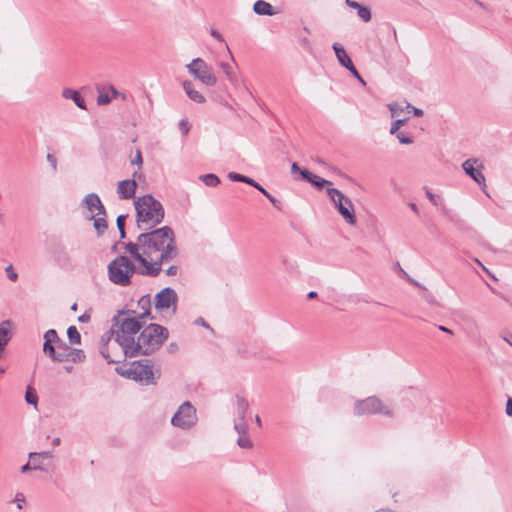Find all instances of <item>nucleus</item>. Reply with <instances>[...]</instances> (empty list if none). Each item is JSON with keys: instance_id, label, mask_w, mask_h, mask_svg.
I'll list each match as a JSON object with an SVG mask.
<instances>
[{"instance_id": "bb28decb", "label": "nucleus", "mask_w": 512, "mask_h": 512, "mask_svg": "<svg viewBox=\"0 0 512 512\" xmlns=\"http://www.w3.org/2000/svg\"><path fill=\"white\" fill-rule=\"evenodd\" d=\"M219 67L222 69V71L225 74L227 80L230 83L235 84L236 81H237V77H236V74H235L232 66L229 63L221 62V63H219Z\"/></svg>"}, {"instance_id": "680f3d73", "label": "nucleus", "mask_w": 512, "mask_h": 512, "mask_svg": "<svg viewBox=\"0 0 512 512\" xmlns=\"http://www.w3.org/2000/svg\"><path fill=\"white\" fill-rule=\"evenodd\" d=\"M71 310H73V311H76V310H77V304H76V303H74V304L71 306Z\"/></svg>"}, {"instance_id": "c9c22d12", "label": "nucleus", "mask_w": 512, "mask_h": 512, "mask_svg": "<svg viewBox=\"0 0 512 512\" xmlns=\"http://www.w3.org/2000/svg\"><path fill=\"white\" fill-rule=\"evenodd\" d=\"M258 191H260L265 197H267V199L276 207V208H280L279 207V201L274 198L265 188L263 187H258Z\"/></svg>"}, {"instance_id": "5701e85b", "label": "nucleus", "mask_w": 512, "mask_h": 512, "mask_svg": "<svg viewBox=\"0 0 512 512\" xmlns=\"http://www.w3.org/2000/svg\"><path fill=\"white\" fill-rule=\"evenodd\" d=\"M345 4L350 8L356 9L358 16L364 22H369L371 20V12L369 8L362 6L360 3L354 0H345Z\"/></svg>"}, {"instance_id": "bf43d9fd", "label": "nucleus", "mask_w": 512, "mask_h": 512, "mask_svg": "<svg viewBox=\"0 0 512 512\" xmlns=\"http://www.w3.org/2000/svg\"><path fill=\"white\" fill-rule=\"evenodd\" d=\"M307 296H308L309 299H312V298H315L317 296V293L315 291H311V292L308 293Z\"/></svg>"}, {"instance_id": "a18cd8bd", "label": "nucleus", "mask_w": 512, "mask_h": 512, "mask_svg": "<svg viewBox=\"0 0 512 512\" xmlns=\"http://www.w3.org/2000/svg\"><path fill=\"white\" fill-rule=\"evenodd\" d=\"M506 414L512 417V398H508L506 404Z\"/></svg>"}, {"instance_id": "a19ab883", "label": "nucleus", "mask_w": 512, "mask_h": 512, "mask_svg": "<svg viewBox=\"0 0 512 512\" xmlns=\"http://www.w3.org/2000/svg\"><path fill=\"white\" fill-rule=\"evenodd\" d=\"M14 501L17 502V508L22 509V503L25 502L24 494L21 492L16 493Z\"/></svg>"}, {"instance_id": "f257e3e1", "label": "nucleus", "mask_w": 512, "mask_h": 512, "mask_svg": "<svg viewBox=\"0 0 512 512\" xmlns=\"http://www.w3.org/2000/svg\"><path fill=\"white\" fill-rule=\"evenodd\" d=\"M126 251L142 266L141 273L152 277L179 254L174 231L168 226L140 234L135 243L126 245Z\"/></svg>"}, {"instance_id": "c85d7f7f", "label": "nucleus", "mask_w": 512, "mask_h": 512, "mask_svg": "<svg viewBox=\"0 0 512 512\" xmlns=\"http://www.w3.org/2000/svg\"><path fill=\"white\" fill-rule=\"evenodd\" d=\"M388 108H389V110L391 112L392 117H397L401 113H403L405 110H407L406 109V103L401 104V103H397V102L390 103L388 105Z\"/></svg>"}, {"instance_id": "f704fd0d", "label": "nucleus", "mask_w": 512, "mask_h": 512, "mask_svg": "<svg viewBox=\"0 0 512 512\" xmlns=\"http://www.w3.org/2000/svg\"><path fill=\"white\" fill-rule=\"evenodd\" d=\"M125 220H126V216H124V215H119L117 217V220H116L117 227H118V230L120 232L121 238L125 237V229H124Z\"/></svg>"}, {"instance_id": "e433bc0d", "label": "nucleus", "mask_w": 512, "mask_h": 512, "mask_svg": "<svg viewBox=\"0 0 512 512\" xmlns=\"http://www.w3.org/2000/svg\"><path fill=\"white\" fill-rule=\"evenodd\" d=\"M131 164H135L138 166L140 170L143 164L142 154L139 149L136 150L134 158L131 160Z\"/></svg>"}, {"instance_id": "473e14b6", "label": "nucleus", "mask_w": 512, "mask_h": 512, "mask_svg": "<svg viewBox=\"0 0 512 512\" xmlns=\"http://www.w3.org/2000/svg\"><path fill=\"white\" fill-rule=\"evenodd\" d=\"M112 100L109 92H100L97 96V104L98 105H107Z\"/></svg>"}, {"instance_id": "f3484780", "label": "nucleus", "mask_w": 512, "mask_h": 512, "mask_svg": "<svg viewBox=\"0 0 512 512\" xmlns=\"http://www.w3.org/2000/svg\"><path fill=\"white\" fill-rule=\"evenodd\" d=\"M234 429L239 434V437L237 439V444L239 447L244 449H249L252 447V441L247 435V424L245 421L242 422H235L234 423Z\"/></svg>"}, {"instance_id": "f8f14e48", "label": "nucleus", "mask_w": 512, "mask_h": 512, "mask_svg": "<svg viewBox=\"0 0 512 512\" xmlns=\"http://www.w3.org/2000/svg\"><path fill=\"white\" fill-rule=\"evenodd\" d=\"M47 353L54 361L57 362H79L85 358L83 351L73 349L69 347L67 344L63 343L62 341H60L56 346H54V352Z\"/></svg>"}, {"instance_id": "412c9836", "label": "nucleus", "mask_w": 512, "mask_h": 512, "mask_svg": "<svg viewBox=\"0 0 512 512\" xmlns=\"http://www.w3.org/2000/svg\"><path fill=\"white\" fill-rule=\"evenodd\" d=\"M44 340L45 341L43 344V350L45 353L54 352L53 343L57 345L61 341L57 335L56 330L54 329H49L48 331H46V333L44 334Z\"/></svg>"}, {"instance_id": "1a4fd4ad", "label": "nucleus", "mask_w": 512, "mask_h": 512, "mask_svg": "<svg viewBox=\"0 0 512 512\" xmlns=\"http://www.w3.org/2000/svg\"><path fill=\"white\" fill-rule=\"evenodd\" d=\"M177 300L175 290L170 287L163 288L155 295V309L159 314L171 317L176 312Z\"/></svg>"}, {"instance_id": "338daca9", "label": "nucleus", "mask_w": 512, "mask_h": 512, "mask_svg": "<svg viewBox=\"0 0 512 512\" xmlns=\"http://www.w3.org/2000/svg\"><path fill=\"white\" fill-rule=\"evenodd\" d=\"M228 51H230V50L228 49ZM229 54H230L231 59L234 61V56L232 55V53L229 52Z\"/></svg>"}, {"instance_id": "3c124183", "label": "nucleus", "mask_w": 512, "mask_h": 512, "mask_svg": "<svg viewBox=\"0 0 512 512\" xmlns=\"http://www.w3.org/2000/svg\"><path fill=\"white\" fill-rule=\"evenodd\" d=\"M109 91H110V96L112 97V99L117 97L118 91L114 87H110Z\"/></svg>"}, {"instance_id": "f03ea898", "label": "nucleus", "mask_w": 512, "mask_h": 512, "mask_svg": "<svg viewBox=\"0 0 512 512\" xmlns=\"http://www.w3.org/2000/svg\"><path fill=\"white\" fill-rule=\"evenodd\" d=\"M148 312H122L117 317V339L129 357L149 355L158 350L168 337V330L158 324L142 329V320Z\"/></svg>"}, {"instance_id": "4be33fe9", "label": "nucleus", "mask_w": 512, "mask_h": 512, "mask_svg": "<svg viewBox=\"0 0 512 512\" xmlns=\"http://www.w3.org/2000/svg\"><path fill=\"white\" fill-rule=\"evenodd\" d=\"M253 11L258 15L273 16L277 14L273 6L264 0H257L253 5Z\"/></svg>"}, {"instance_id": "2eb2a0df", "label": "nucleus", "mask_w": 512, "mask_h": 512, "mask_svg": "<svg viewBox=\"0 0 512 512\" xmlns=\"http://www.w3.org/2000/svg\"><path fill=\"white\" fill-rule=\"evenodd\" d=\"M82 205L89 212V216H97L100 214L104 215V212H106L101 199L95 193H90L86 195L82 201Z\"/></svg>"}, {"instance_id": "7c9ffc66", "label": "nucleus", "mask_w": 512, "mask_h": 512, "mask_svg": "<svg viewBox=\"0 0 512 512\" xmlns=\"http://www.w3.org/2000/svg\"><path fill=\"white\" fill-rule=\"evenodd\" d=\"M395 135L401 144L409 145V144H412L414 141L413 137L409 133H406L403 131H400V132L396 133Z\"/></svg>"}, {"instance_id": "de8ad7c7", "label": "nucleus", "mask_w": 512, "mask_h": 512, "mask_svg": "<svg viewBox=\"0 0 512 512\" xmlns=\"http://www.w3.org/2000/svg\"><path fill=\"white\" fill-rule=\"evenodd\" d=\"M304 169H301L297 163H293L291 165V173L292 174H295V173H300L301 174V171H303Z\"/></svg>"}, {"instance_id": "09e8293b", "label": "nucleus", "mask_w": 512, "mask_h": 512, "mask_svg": "<svg viewBox=\"0 0 512 512\" xmlns=\"http://www.w3.org/2000/svg\"><path fill=\"white\" fill-rule=\"evenodd\" d=\"M38 458H35V459H31L33 461V466L32 468L35 469V470H41L42 467H41V463L40 461L37 460Z\"/></svg>"}, {"instance_id": "8fccbe9b", "label": "nucleus", "mask_w": 512, "mask_h": 512, "mask_svg": "<svg viewBox=\"0 0 512 512\" xmlns=\"http://www.w3.org/2000/svg\"><path fill=\"white\" fill-rule=\"evenodd\" d=\"M362 85H366V82L364 79L360 76L358 71L356 70V74H352Z\"/></svg>"}, {"instance_id": "ddd939ff", "label": "nucleus", "mask_w": 512, "mask_h": 512, "mask_svg": "<svg viewBox=\"0 0 512 512\" xmlns=\"http://www.w3.org/2000/svg\"><path fill=\"white\" fill-rule=\"evenodd\" d=\"M463 170L467 175H469L476 183H478L481 186V189L483 192L486 193V181L485 176L482 173V170L484 168L483 164L479 159L471 158L466 160L462 164Z\"/></svg>"}, {"instance_id": "774afa93", "label": "nucleus", "mask_w": 512, "mask_h": 512, "mask_svg": "<svg viewBox=\"0 0 512 512\" xmlns=\"http://www.w3.org/2000/svg\"><path fill=\"white\" fill-rule=\"evenodd\" d=\"M2 372H3V369H2V368H0V373H2Z\"/></svg>"}, {"instance_id": "ea45409f", "label": "nucleus", "mask_w": 512, "mask_h": 512, "mask_svg": "<svg viewBox=\"0 0 512 512\" xmlns=\"http://www.w3.org/2000/svg\"><path fill=\"white\" fill-rule=\"evenodd\" d=\"M179 129L183 135H187L190 130V125L187 120L183 119L179 123Z\"/></svg>"}, {"instance_id": "13d9d810", "label": "nucleus", "mask_w": 512, "mask_h": 512, "mask_svg": "<svg viewBox=\"0 0 512 512\" xmlns=\"http://www.w3.org/2000/svg\"><path fill=\"white\" fill-rule=\"evenodd\" d=\"M427 196H428V198H429V200H430L431 202H433L434 204H436V202H435V196H434L432 193L428 192V193H427Z\"/></svg>"}, {"instance_id": "0eeeda50", "label": "nucleus", "mask_w": 512, "mask_h": 512, "mask_svg": "<svg viewBox=\"0 0 512 512\" xmlns=\"http://www.w3.org/2000/svg\"><path fill=\"white\" fill-rule=\"evenodd\" d=\"M188 73L201 84L207 87H213L218 82V77L213 68L202 58H194L185 65Z\"/></svg>"}, {"instance_id": "9d476101", "label": "nucleus", "mask_w": 512, "mask_h": 512, "mask_svg": "<svg viewBox=\"0 0 512 512\" xmlns=\"http://www.w3.org/2000/svg\"><path fill=\"white\" fill-rule=\"evenodd\" d=\"M197 420L196 409L189 401H185L171 418V424L176 428L188 430L196 425Z\"/></svg>"}, {"instance_id": "423d86ee", "label": "nucleus", "mask_w": 512, "mask_h": 512, "mask_svg": "<svg viewBox=\"0 0 512 512\" xmlns=\"http://www.w3.org/2000/svg\"><path fill=\"white\" fill-rule=\"evenodd\" d=\"M354 414L357 416L381 414L387 417H394L393 409L376 396L357 400L354 403Z\"/></svg>"}, {"instance_id": "393cba45", "label": "nucleus", "mask_w": 512, "mask_h": 512, "mask_svg": "<svg viewBox=\"0 0 512 512\" xmlns=\"http://www.w3.org/2000/svg\"><path fill=\"white\" fill-rule=\"evenodd\" d=\"M248 408H249L248 400L243 397L237 396L235 413L238 416V420H236L235 422L245 421V416H246Z\"/></svg>"}, {"instance_id": "a878e982", "label": "nucleus", "mask_w": 512, "mask_h": 512, "mask_svg": "<svg viewBox=\"0 0 512 512\" xmlns=\"http://www.w3.org/2000/svg\"><path fill=\"white\" fill-rule=\"evenodd\" d=\"M228 178L231 181H237V182H243V183L249 184V187L253 186L257 190H258V187H262L259 183L255 182L252 178L238 174L236 172H230L228 174Z\"/></svg>"}, {"instance_id": "37998d69", "label": "nucleus", "mask_w": 512, "mask_h": 512, "mask_svg": "<svg viewBox=\"0 0 512 512\" xmlns=\"http://www.w3.org/2000/svg\"><path fill=\"white\" fill-rule=\"evenodd\" d=\"M178 270H179L178 266H176V265H171V266H169V267L165 270V274H166L167 276H175V275H177Z\"/></svg>"}, {"instance_id": "6ab92c4d", "label": "nucleus", "mask_w": 512, "mask_h": 512, "mask_svg": "<svg viewBox=\"0 0 512 512\" xmlns=\"http://www.w3.org/2000/svg\"><path fill=\"white\" fill-rule=\"evenodd\" d=\"M62 96L65 99L72 100L75 103V105L80 109H87L84 98L77 90H74L72 88H65L62 91Z\"/></svg>"}, {"instance_id": "7ed1b4c3", "label": "nucleus", "mask_w": 512, "mask_h": 512, "mask_svg": "<svg viewBox=\"0 0 512 512\" xmlns=\"http://www.w3.org/2000/svg\"><path fill=\"white\" fill-rule=\"evenodd\" d=\"M137 225L141 230H148L159 225L164 219L162 204L152 195L138 197L134 201Z\"/></svg>"}, {"instance_id": "052dcab7", "label": "nucleus", "mask_w": 512, "mask_h": 512, "mask_svg": "<svg viewBox=\"0 0 512 512\" xmlns=\"http://www.w3.org/2000/svg\"><path fill=\"white\" fill-rule=\"evenodd\" d=\"M52 444H53L54 446H58V445L60 444V438H58V437H57V438H54V439H53V441H52Z\"/></svg>"}, {"instance_id": "4d7b16f0", "label": "nucleus", "mask_w": 512, "mask_h": 512, "mask_svg": "<svg viewBox=\"0 0 512 512\" xmlns=\"http://www.w3.org/2000/svg\"><path fill=\"white\" fill-rule=\"evenodd\" d=\"M197 324H200L204 327H208V325L206 324V322L202 319V318H199L197 321H196Z\"/></svg>"}, {"instance_id": "20e7f679", "label": "nucleus", "mask_w": 512, "mask_h": 512, "mask_svg": "<svg viewBox=\"0 0 512 512\" xmlns=\"http://www.w3.org/2000/svg\"><path fill=\"white\" fill-rule=\"evenodd\" d=\"M101 342L100 353L108 363H119L128 357L122 343L117 339V318L109 334L102 336Z\"/></svg>"}, {"instance_id": "4468645a", "label": "nucleus", "mask_w": 512, "mask_h": 512, "mask_svg": "<svg viewBox=\"0 0 512 512\" xmlns=\"http://www.w3.org/2000/svg\"><path fill=\"white\" fill-rule=\"evenodd\" d=\"M132 179L121 180L117 183V195L121 200H128L135 197L137 189L136 179H140L141 173L138 171L134 172Z\"/></svg>"}, {"instance_id": "72a5a7b5", "label": "nucleus", "mask_w": 512, "mask_h": 512, "mask_svg": "<svg viewBox=\"0 0 512 512\" xmlns=\"http://www.w3.org/2000/svg\"><path fill=\"white\" fill-rule=\"evenodd\" d=\"M29 458L30 459H35V458H38V459H52L53 458V454L52 452L50 451H44V452H40V453H36V452H31L29 454Z\"/></svg>"}, {"instance_id": "39448f33", "label": "nucleus", "mask_w": 512, "mask_h": 512, "mask_svg": "<svg viewBox=\"0 0 512 512\" xmlns=\"http://www.w3.org/2000/svg\"><path fill=\"white\" fill-rule=\"evenodd\" d=\"M135 273V266L126 256H118L108 265L109 280L120 286H127Z\"/></svg>"}, {"instance_id": "cd10ccee", "label": "nucleus", "mask_w": 512, "mask_h": 512, "mask_svg": "<svg viewBox=\"0 0 512 512\" xmlns=\"http://www.w3.org/2000/svg\"><path fill=\"white\" fill-rule=\"evenodd\" d=\"M200 179L206 186L215 187L220 183L218 176L215 174H205L200 176Z\"/></svg>"}, {"instance_id": "69168bd1", "label": "nucleus", "mask_w": 512, "mask_h": 512, "mask_svg": "<svg viewBox=\"0 0 512 512\" xmlns=\"http://www.w3.org/2000/svg\"><path fill=\"white\" fill-rule=\"evenodd\" d=\"M65 369H66L67 372H71L72 371V367L71 366L65 367Z\"/></svg>"}, {"instance_id": "6e6d98bb", "label": "nucleus", "mask_w": 512, "mask_h": 512, "mask_svg": "<svg viewBox=\"0 0 512 512\" xmlns=\"http://www.w3.org/2000/svg\"><path fill=\"white\" fill-rule=\"evenodd\" d=\"M438 328H439V330H441V331H443V332H446V333L452 334V330H450L449 328H447V327H445V326L440 325Z\"/></svg>"}, {"instance_id": "b1692460", "label": "nucleus", "mask_w": 512, "mask_h": 512, "mask_svg": "<svg viewBox=\"0 0 512 512\" xmlns=\"http://www.w3.org/2000/svg\"><path fill=\"white\" fill-rule=\"evenodd\" d=\"M106 217V212H104V215L89 216V219L93 221V227L98 235H103L108 228Z\"/></svg>"}, {"instance_id": "a211bd4d", "label": "nucleus", "mask_w": 512, "mask_h": 512, "mask_svg": "<svg viewBox=\"0 0 512 512\" xmlns=\"http://www.w3.org/2000/svg\"><path fill=\"white\" fill-rule=\"evenodd\" d=\"M182 87L191 101L198 104H203L206 102L205 96L200 91L195 89V86L191 80L183 81Z\"/></svg>"}, {"instance_id": "6e6552de", "label": "nucleus", "mask_w": 512, "mask_h": 512, "mask_svg": "<svg viewBox=\"0 0 512 512\" xmlns=\"http://www.w3.org/2000/svg\"><path fill=\"white\" fill-rule=\"evenodd\" d=\"M327 195L346 223L354 226L357 223V218L352 201L336 188L328 187Z\"/></svg>"}, {"instance_id": "864d4df0", "label": "nucleus", "mask_w": 512, "mask_h": 512, "mask_svg": "<svg viewBox=\"0 0 512 512\" xmlns=\"http://www.w3.org/2000/svg\"><path fill=\"white\" fill-rule=\"evenodd\" d=\"M31 468H32V467L30 466V464H29V463H26L25 465H23V466L21 467V472H22V473H25V472H27L28 470H30Z\"/></svg>"}, {"instance_id": "58836bf2", "label": "nucleus", "mask_w": 512, "mask_h": 512, "mask_svg": "<svg viewBox=\"0 0 512 512\" xmlns=\"http://www.w3.org/2000/svg\"><path fill=\"white\" fill-rule=\"evenodd\" d=\"M6 273H7V276L8 278L11 280V281H16L18 279V274L17 272L14 270L13 266L12 265H9L6 267Z\"/></svg>"}, {"instance_id": "c03bdc74", "label": "nucleus", "mask_w": 512, "mask_h": 512, "mask_svg": "<svg viewBox=\"0 0 512 512\" xmlns=\"http://www.w3.org/2000/svg\"><path fill=\"white\" fill-rule=\"evenodd\" d=\"M210 34L212 37H214L216 40L220 41V42H223L224 41V38L223 36L221 35L220 32H218L217 30L215 29H211L210 31Z\"/></svg>"}, {"instance_id": "dca6fc26", "label": "nucleus", "mask_w": 512, "mask_h": 512, "mask_svg": "<svg viewBox=\"0 0 512 512\" xmlns=\"http://www.w3.org/2000/svg\"><path fill=\"white\" fill-rule=\"evenodd\" d=\"M333 50L335 52V55H336V58H337L338 62L343 67H345L347 70H349L351 72V74H356V68H355L351 58L349 57V55L345 51V49L341 45H339L338 43H334L333 44Z\"/></svg>"}, {"instance_id": "79ce46f5", "label": "nucleus", "mask_w": 512, "mask_h": 512, "mask_svg": "<svg viewBox=\"0 0 512 512\" xmlns=\"http://www.w3.org/2000/svg\"><path fill=\"white\" fill-rule=\"evenodd\" d=\"M406 109L407 111H412L413 114L417 117H421L423 115V111L419 108H416V107H413L412 105H410L409 103H406Z\"/></svg>"}, {"instance_id": "603ef678", "label": "nucleus", "mask_w": 512, "mask_h": 512, "mask_svg": "<svg viewBox=\"0 0 512 512\" xmlns=\"http://www.w3.org/2000/svg\"><path fill=\"white\" fill-rule=\"evenodd\" d=\"M47 160H48L50 163H52V165H53V167H54V168H56V160H55V158H54L52 155L48 154V155H47Z\"/></svg>"}, {"instance_id": "49530a36", "label": "nucleus", "mask_w": 512, "mask_h": 512, "mask_svg": "<svg viewBox=\"0 0 512 512\" xmlns=\"http://www.w3.org/2000/svg\"><path fill=\"white\" fill-rule=\"evenodd\" d=\"M78 321L82 323H87L90 321V314L84 313L81 316L78 317Z\"/></svg>"}, {"instance_id": "0e129e2a", "label": "nucleus", "mask_w": 512, "mask_h": 512, "mask_svg": "<svg viewBox=\"0 0 512 512\" xmlns=\"http://www.w3.org/2000/svg\"><path fill=\"white\" fill-rule=\"evenodd\" d=\"M256 423H257L258 425H261V420H260V417H259V416H256Z\"/></svg>"}, {"instance_id": "aec40b11", "label": "nucleus", "mask_w": 512, "mask_h": 512, "mask_svg": "<svg viewBox=\"0 0 512 512\" xmlns=\"http://www.w3.org/2000/svg\"><path fill=\"white\" fill-rule=\"evenodd\" d=\"M301 176L304 180H306L307 182L311 183L313 186L319 189H322L327 185L330 186L332 184L330 181L321 178L320 176L315 175L308 170L301 171Z\"/></svg>"}, {"instance_id": "9b49d317", "label": "nucleus", "mask_w": 512, "mask_h": 512, "mask_svg": "<svg viewBox=\"0 0 512 512\" xmlns=\"http://www.w3.org/2000/svg\"><path fill=\"white\" fill-rule=\"evenodd\" d=\"M122 375L127 378L133 379L135 381L141 382L145 385H153L156 383V378L159 377V374L155 376L153 371V367L149 364H144L142 362H133L129 368L125 371L121 372Z\"/></svg>"}, {"instance_id": "4c0bfd02", "label": "nucleus", "mask_w": 512, "mask_h": 512, "mask_svg": "<svg viewBox=\"0 0 512 512\" xmlns=\"http://www.w3.org/2000/svg\"><path fill=\"white\" fill-rule=\"evenodd\" d=\"M25 399L29 404L36 405L38 397L35 392L28 390L25 395Z\"/></svg>"}, {"instance_id": "c756f323", "label": "nucleus", "mask_w": 512, "mask_h": 512, "mask_svg": "<svg viewBox=\"0 0 512 512\" xmlns=\"http://www.w3.org/2000/svg\"><path fill=\"white\" fill-rule=\"evenodd\" d=\"M67 336L72 344H79L81 341L80 333L75 326H70L67 330Z\"/></svg>"}, {"instance_id": "e2e57ef3", "label": "nucleus", "mask_w": 512, "mask_h": 512, "mask_svg": "<svg viewBox=\"0 0 512 512\" xmlns=\"http://www.w3.org/2000/svg\"><path fill=\"white\" fill-rule=\"evenodd\" d=\"M505 341H506L507 343H509V344L512 346V337H511V339H509V338H505Z\"/></svg>"}, {"instance_id": "2f4dec72", "label": "nucleus", "mask_w": 512, "mask_h": 512, "mask_svg": "<svg viewBox=\"0 0 512 512\" xmlns=\"http://www.w3.org/2000/svg\"><path fill=\"white\" fill-rule=\"evenodd\" d=\"M407 120V118L395 120L391 125L390 134L394 135L400 132L399 129L406 124Z\"/></svg>"}, {"instance_id": "5fc2aeb1", "label": "nucleus", "mask_w": 512, "mask_h": 512, "mask_svg": "<svg viewBox=\"0 0 512 512\" xmlns=\"http://www.w3.org/2000/svg\"><path fill=\"white\" fill-rule=\"evenodd\" d=\"M410 208L415 214H419L418 207L414 203H410Z\"/></svg>"}]
</instances>
